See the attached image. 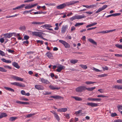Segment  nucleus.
<instances>
[{
	"label": "nucleus",
	"mask_w": 122,
	"mask_h": 122,
	"mask_svg": "<svg viewBox=\"0 0 122 122\" xmlns=\"http://www.w3.org/2000/svg\"><path fill=\"white\" fill-rule=\"evenodd\" d=\"M68 27V25H67L62 26L61 30V33L62 34L64 33L66 29H67Z\"/></svg>",
	"instance_id": "obj_6"
},
{
	"label": "nucleus",
	"mask_w": 122,
	"mask_h": 122,
	"mask_svg": "<svg viewBox=\"0 0 122 122\" xmlns=\"http://www.w3.org/2000/svg\"><path fill=\"white\" fill-rule=\"evenodd\" d=\"M44 22H32L31 24H37V25H41L44 24Z\"/></svg>",
	"instance_id": "obj_26"
},
{
	"label": "nucleus",
	"mask_w": 122,
	"mask_h": 122,
	"mask_svg": "<svg viewBox=\"0 0 122 122\" xmlns=\"http://www.w3.org/2000/svg\"><path fill=\"white\" fill-rule=\"evenodd\" d=\"M25 5L24 4H22L20 6H18L15 8H13V10H15L16 9H20L22 8Z\"/></svg>",
	"instance_id": "obj_16"
},
{
	"label": "nucleus",
	"mask_w": 122,
	"mask_h": 122,
	"mask_svg": "<svg viewBox=\"0 0 122 122\" xmlns=\"http://www.w3.org/2000/svg\"><path fill=\"white\" fill-rule=\"evenodd\" d=\"M40 81L42 83L45 84H49L50 82L47 79H46L43 78H40Z\"/></svg>",
	"instance_id": "obj_3"
},
{
	"label": "nucleus",
	"mask_w": 122,
	"mask_h": 122,
	"mask_svg": "<svg viewBox=\"0 0 122 122\" xmlns=\"http://www.w3.org/2000/svg\"><path fill=\"white\" fill-rule=\"evenodd\" d=\"M4 66V67L5 68H8L9 69H11V67H10V66L8 65H5V66Z\"/></svg>",
	"instance_id": "obj_58"
},
{
	"label": "nucleus",
	"mask_w": 122,
	"mask_h": 122,
	"mask_svg": "<svg viewBox=\"0 0 122 122\" xmlns=\"http://www.w3.org/2000/svg\"><path fill=\"white\" fill-rule=\"evenodd\" d=\"M85 13L87 14H88L89 15H91L93 13V11H86L85 12Z\"/></svg>",
	"instance_id": "obj_57"
},
{
	"label": "nucleus",
	"mask_w": 122,
	"mask_h": 122,
	"mask_svg": "<svg viewBox=\"0 0 122 122\" xmlns=\"http://www.w3.org/2000/svg\"><path fill=\"white\" fill-rule=\"evenodd\" d=\"M121 14V13H116L115 14H112L110 15L106 16L107 18H108L111 16H117Z\"/></svg>",
	"instance_id": "obj_15"
},
{
	"label": "nucleus",
	"mask_w": 122,
	"mask_h": 122,
	"mask_svg": "<svg viewBox=\"0 0 122 122\" xmlns=\"http://www.w3.org/2000/svg\"><path fill=\"white\" fill-rule=\"evenodd\" d=\"M107 30H106V31H100L99 32H97V33H102V34H105L107 33Z\"/></svg>",
	"instance_id": "obj_41"
},
{
	"label": "nucleus",
	"mask_w": 122,
	"mask_h": 122,
	"mask_svg": "<svg viewBox=\"0 0 122 122\" xmlns=\"http://www.w3.org/2000/svg\"><path fill=\"white\" fill-rule=\"evenodd\" d=\"M60 66L58 67V68L56 70V71L58 72H60L62 70L64 69L65 67L60 65Z\"/></svg>",
	"instance_id": "obj_10"
},
{
	"label": "nucleus",
	"mask_w": 122,
	"mask_h": 122,
	"mask_svg": "<svg viewBox=\"0 0 122 122\" xmlns=\"http://www.w3.org/2000/svg\"><path fill=\"white\" fill-rule=\"evenodd\" d=\"M103 10L101 8H99L97 11H96V13H98Z\"/></svg>",
	"instance_id": "obj_60"
},
{
	"label": "nucleus",
	"mask_w": 122,
	"mask_h": 122,
	"mask_svg": "<svg viewBox=\"0 0 122 122\" xmlns=\"http://www.w3.org/2000/svg\"><path fill=\"white\" fill-rule=\"evenodd\" d=\"M79 2L78 1L73 0L70 1V2L66 3V5H73Z\"/></svg>",
	"instance_id": "obj_11"
},
{
	"label": "nucleus",
	"mask_w": 122,
	"mask_h": 122,
	"mask_svg": "<svg viewBox=\"0 0 122 122\" xmlns=\"http://www.w3.org/2000/svg\"><path fill=\"white\" fill-rule=\"evenodd\" d=\"M0 71L4 72H6L7 70L3 68L0 67Z\"/></svg>",
	"instance_id": "obj_38"
},
{
	"label": "nucleus",
	"mask_w": 122,
	"mask_h": 122,
	"mask_svg": "<svg viewBox=\"0 0 122 122\" xmlns=\"http://www.w3.org/2000/svg\"><path fill=\"white\" fill-rule=\"evenodd\" d=\"M75 16L73 17H71L70 18V20L71 21H73V20L76 19Z\"/></svg>",
	"instance_id": "obj_61"
},
{
	"label": "nucleus",
	"mask_w": 122,
	"mask_h": 122,
	"mask_svg": "<svg viewBox=\"0 0 122 122\" xmlns=\"http://www.w3.org/2000/svg\"><path fill=\"white\" fill-rule=\"evenodd\" d=\"M113 88L117 89H122V85H115L114 86Z\"/></svg>",
	"instance_id": "obj_19"
},
{
	"label": "nucleus",
	"mask_w": 122,
	"mask_h": 122,
	"mask_svg": "<svg viewBox=\"0 0 122 122\" xmlns=\"http://www.w3.org/2000/svg\"><path fill=\"white\" fill-rule=\"evenodd\" d=\"M75 16L76 18L75 19H76L78 20L84 18L86 17L85 16H84V15H77Z\"/></svg>",
	"instance_id": "obj_14"
},
{
	"label": "nucleus",
	"mask_w": 122,
	"mask_h": 122,
	"mask_svg": "<svg viewBox=\"0 0 122 122\" xmlns=\"http://www.w3.org/2000/svg\"><path fill=\"white\" fill-rule=\"evenodd\" d=\"M82 6L84 7H85L87 8L88 9H91V6L90 5H83Z\"/></svg>",
	"instance_id": "obj_54"
},
{
	"label": "nucleus",
	"mask_w": 122,
	"mask_h": 122,
	"mask_svg": "<svg viewBox=\"0 0 122 122\" xmlns=\"http://www.w3.org/2000/svg\"><path fill=\"white\" fill-rule=\"evenodd\" d=\"M43 26L44 27H45L46 28H47L51 27H52V26H51V25L48 24L44 25H43Z\"/></svg>",
	"instance_id": "obj_40"
},
{
	"label": "nucleus",
	"mask_w": 122,
	"mask_h": 122,
	"mask_svg": "<svg viewBox=\"0 0 122 122\" xmlns=\"http://www.w3.org/2000/svg\"><path fill=\"white\" fill-rule=\"evenodd\" d=\"M117 81L118 83L122 84V79H119L117 80Z\"/></svg>",
	"instance_id": "obj_63"
},
{
	"label": "nucleus",
	"mask_w": 122,
	"mask_h": 122,
	"mask_svg": "<svg viewBox=\"0 0 122 122\" xmlns=\"http://www.w3.org/2000/svg\"><path fill=\"white\" fill-rule=\"evenodd\" d=\"M25 9H29L31 8V5L30 4L27 5L26 6H25Z\"/></svg>",
	"instance_id": "obj_42"
},
{
	"label": "nucleus",
	"mask_w": 122,
	"mask_h": 122,
	"mask_svg": "<svg viewBox=\"0 0 122 122\" xmlns=\"http://www.w3.org/2000/svg\"><path fill=\"white\" fill-rule=\"evenodd\" d=\"M117 108L118 110L119 111L120 110H122V106L121 105H118L117 106Z\"/></svg>",
	"instance_id": "obj_55"
},
{
	"label": "nucleus",
	"mask_w": 122,
	"mask_h": 122,
	"mask_svg": "<svg viewBox=\"0 0 122 122\" xmlns=\"http://www.w3.org/2000/svg\"><path fill=\"white\" fill-rule=\"evenodd\" d=\"M81 67L83 68L84 69H86L87 68V67L86 65H80Z\"/></svg>",
	"instance_id": "obj_48"
},
{
	"label": "nucleus",
	"mask_w": 122,
	"mask_h": 122,
	"mask_svg": "<svg viewBox=\"0 0 122 122\" xmlns=\"http://www.w3.org/2000/svg\"><path fill=\"white\" fill-rule=\"evenodd\" d=\"M66 6V4L65 3H64L60 5L57 6H56V8L58 9H63Z\"/></svg>",
	"instance_id": "obj_4"
},
{
	"label": "nucleus",
	"mask_w": 122,
	"mask_h": 122,
	"mask_svg": "<svg viewBox=\"0 0 122 122\" xmlns=\"http://www.w3.org/2000/svg\"><path fill=\"white\" fill-rule=\"evenodd\" d=\"M19 29L20 30H25L26 27L24 26H21L19 28Z\"/></svg>",
	"instance_id": "obj_36"
},
{
	"label": "nucleus",
	"mask_w": 122,
	"mask_h": 122,
	"mask_svg": "<svg viewBox=\"0 0 122 122\" xmlns=\"http://www.w3.org/2000/svg\"><path fill=\"white\" fill-rule=\"evenodd\" d=\"M46 55L49 58H51L52 57V54H51L50 52H48L46 53Z\"/></svg>",
	"instance_id": "obj_24"
},
{
	"label": "nucleus",
	"mask_w": 122,
	"mask_h": 122,
	"mask_svg": "<svg viewBox=\"0 0 122 122\" xmlns=\"http://www.w3.org/2000/svg\"><path fill=\"white\" fill-rule=\"evenodd\" d=\"M50 98H53L56 99H61V96H59L58 95L56 96H51L50 97Z\"/></svg>",
	"instance_id": "obj_22"
},
{
	"label": "nucleus",
	"mask_w": 122,
	"mask_h": 122,
	"mask_svg": "<svg viewBox=\"0 0 122 122\" xmlns=\"http://www.w3.org/2000/svg\"><path fill=\"white\" fill-rule=\"evenodd\" d=\"M4 88L6 90H7L9 91L13 92H15V90L14 89L10 88L7 87L6 86H4Z\"/></svg>",
	"instance_id": "obj_20"
},
{
	"label": "nucleus",
	"mask_w": 122,
	"mask_h": 122,
	"mask_svg": "<svg viewBox=\"0 0 122 122\" xmlns=\"http://www.w3.org/2000/svg\"><path fill=\"white\" fill-rule=\"evenodd\" d=\"M107 75V74H102L98 75V76L100 77H102L105 76Z\"/></svg>",
	"instance_id": "obj_43"
},
{
	"label": "nucleus",
	"mask_w": 122,
	"mask_h": 122,
	"mask_svg": "<svg viewBox=\"0 0 122 122\" xmlns=\"http://www.w3.org/2000/svg\"><path fill=\"white\" fill-rule=\"evenodd\" d=\"M11 84L12 85H14L17 86L24 87H25V86L24 84H22L21 83H20L19 82H15L13 83H11Z\"/></svg>",
	"instance_id": "obj_2"
},
{
	"label": "nucleus",
	"mask_w": 122,
	"mask_h": 122,
	"mask_svg": "<svg viewBox=\"0 0 122 122\" xmlns=\"http://www.w3.org/2000/svg\"><path fill=\"white\" fill-rule=\"evenodd\" d=\"M117 116V114L115 112L112 113L111 114V116L112 117H114Z\"/></svg>",
	"instance_id": "obj_56"
},
{
	"label": "nucleus",
	"mask_w": 122,
	"mask_h": 122,
	"mask_svg": "<svg viewBox=\"0 0 122 122\" xmlns=\"http://www.w3.org/2000/svg\"><path fill=\"white\" fill-rule=\"evenodd\" d=\"M86 105L89 106H90L92 107H97L98 106V105L95 103L93 102H87Z\"/></svg>",
	"instance_id": "obj_9"
},
{
	"label": "nucleus",
	"mask_w": 122,
	"mask_h": 122,
	"mask_svg": "<svg viewBox=\"0 0 122 122\" xmlns=\"http://www.w3.org/2000/svg\"><path fill=\"white\" fill-rule=\"evenodd\" d=\"M87 100L92 101L100 102L101 101V99L100 98H95L89 97L88 98Z\"/></svg>",
	"instance_id": "obj_7"
},
{
	"label": "nucleus",
	"mask_w": 122,
	"mask_h": 122,
	"mask_svg": "<svg viewBox=\"0 0 122 122\" xmlns=\"http://www.w3.org/2000/svg\"><path fill=\"white\" fill-rule=\"evenodd\" d=\"M82 111L81 110H79L78 111L76 112H75V114H79L80 112Z\"/></svg>",
	"instance_id": "obj_62"
},
{
	"label": "nucleus",
	"mask_w": 122,
	"mask_h": 122,
	"mask_svg": "<svg viewBox=\"0 0 122 122\" xmlns=\"http://www.w3.org/2000/svg\"><path fill=\"white\" fill-rule=\"evenodd\" d=\"M16 81H23V78L18 76Z\"/></svg>",
	"instance_id": "obj_45"
},
{
	"label": "nucleus",
	"mask_w": 122,
	"mask_h": 122,
	"mask_svg": "<svg viewBox=\"0 0 122 122\" xmlns=\"http://www.w3.org/2000/svg\"><path fill=\"white\" fill-rule=\"evenodd\" d=\"M102 69L104 71L106 70H108V68L107 66H105L104 67H102Z\"/></svg>",
	"instance_id": "obj_46"
},
{
	"label": "nucleus",
	"mask_w": 122,
	"mask_h": 122,
	"mask_svg": "<svg viewBox=\"0 0 122 122\" xmlns=\"http://www.w3.org/2000/svg\"><path fill=\"white\" fill-rule=\"evenodd\" d=\"M36 41L37 43H40L41 44H43L44 42L42 41L37 40Z\"/></svg>",
	"instance_id": "obj_51"
},
{
	"label": "nucleus",
	"mask_w": 122,
	"mask_h": 122,
	"mask_svg": "<svg viewBox=\"0 0 122 122\" xmlns=\"http://www.w3.org/2000/svg\"><path fill=\"white\" fill-rule=\"evenodd\" d=\"M35 87L38 90H42L44 89V87L43 86L39 85H36Z\"/></svg>",
	"instance_id": "obj_8"
},
{
	"label": "nucleus",
	"mask_w": 122,
	"mask_h": 122,
	"mask_svg": "<svg viewBox=\"0 0 122 122\" xmlns=\"http://www.w3.org/2000/svg\"><path fill=\"white\" fill-rule=\"evenodd\" d=\"M29 38V37L28 36L25 35L24 37V39L27 40H28Z\"/></svg>",
	"instance_id": "obj_50"
},
{
	"label": "nucleus",
	"mask_w": 122,
	"mask_h": 122,
	"mask_svg": "<svg viewBox=\"0 0 122 122\" xmlns=\"http://www.w3.org/2000/svg\"><path fill=\"white\" fill-rule=\"evenodd\" d=\"M115 46L118 48L122 49V45L117 44L115 45Z\"/></svg>",
	"instance_id": "obj_31"
},
{
	"label": "nucleus",
	"mask_w": 122,
	"mask_h": 122,
	"mask_svg": "<svg viewBox=\"0 0 122 122\" xmlns=\"http://www.w3.org/2000/svg\"><path fill=\"white\" fill-rule=\"evenodd\" d=\"M96 83L95 82H92L91 81H87L85 82V83L87 85H90L91 84H93Z\"/></svg>",
	"instance_id": "obj_32"
},
{
	"label": "nucleus",
	"mask_w": 122,
	"mask_h": 122,
	"mask_svg": "<svg viewBox=\"0 0 122 122\" xmlns=\"http://www.w3.org/2000/svg\"><path fill=\"white\" fill-rule=\"evenodd\" d=\"M71 97L74 98L76 100L78 101H81L82 100L81 98L78 97L72 96Z\"/></svg>",
	"instance_id": "obj_17"
},
{
	"label": "nucleus",
	"mask_w": 122,
	"mask_h": 122,
	"mask_svg": "<svg viewBox=\"0 0 122 122\" xmlns=\"http://www.w3.org/2000/svg\"><path fill=\"white\" fill-rule=\"evenodd\" d=\"M4 37L5 38H10L12 36L11 33H6L4 35Z\"/></svg>",
	"instance_id": "obj_13"
},
{
	"label": "nucleus",
	"mask_w": 122,
	"mask_h": 122,
	"mask_svg": "<svg viewBox=\"0 0 122 122\" xmlns=\"http://www.w3.org/2000/svg\"><path fill=\"white\" fill-rule=\"evenodd\" d=\"M38 32H32V33L33 35H35L36 36H37Z\"/></svg>",
	"instance_id": "obj_52"
},
{
	"label": "nucleus",
	"mask_w": 122,
	"mask_h": 122,
	"mask_svg": "<svg viewBox=\"0 0 122 122\" xmlns=\"http://www.w3.org/2000/svg\"><path fill=\"white\" fill-rule=\"evenodd\" d=\"M1 60L3 62L6 63H10L11 62V61L10 60H6L4 58H2Z\"/></svg>",
	"instance_id": "obj_25"
},
{
	"label": "nucleus",
	"mask_w": 122,
	"mask_h": 122,
	"mask_svg": "<svg viewBox=\"0 0 122 122\" xmlns=\"http://www.w3.org/2000/svg\"><path fill=\"white\" fill-rule=\"evenodd\" d=\"M54 113V117L56 118V119L58 121H59L60 119L59 117V116L56 113Z\"/></svg>",
	"instance_id": "obj_21"
},
{
	"label": "nucleus",
	"mask_w": 122,
	"mask_h": 122,
	"mask_svg": "<svg viewBox=\"0 0 122 122\" xmlns=\"http://www.w3.org/2000/svg\"><path fill=\"white\" fill-rule=\"evenodd\" d=\"M81 92L85 91L86 89V87L85 86H81Z\"/></svg>",
	"instance_id": "obj_37"
},
{
	"label": "nucleus",
	"mask_w": 122,
	"mask_h": 122,
	"mask_svg": "<svg viewBox=\"0 0 122 122\" xmlns=\"http://www.w3.org/2000/svg\"><path fill=\"white\" fill-rule=\"evenodd\" d=\"M88 41L94 45H97V43L95 42L91 38H89Z\"/></svg>",
	"instance_id": "obj_27"
},
{
	"label": "nucleus",
	"mask_w": 122,
	"mask_h": 122,
	"mask_svg": "<svg viewBox=\"0 0 122 122\" xmlns=\"http://www.w3.org/2000/svg\"><path fill=\"white\" fill-rule=\"evenodd\" d=\"M43 34V33L42 32H38L37 36L41 38L42 37V35Z\"/></svg>",
	"instance_id": "obj_39"
},
{
	"label": "nucleus",
	"mask_w": 122,
	"mask_h": 122,
	"mask_svg": "<svg viewBox=\"0 0 122 122\" xmlns=\"http://www.w3.org/2000/svg\"><path fill=\"white\" fill-rule=\"evenodd\" d=\"M81 86L78 87L76 88V92H81Z\"/></svg>",
	"instance_id": "obj_28"
},
{
	"label": "nucleus",
	"mask_w": 122,
	"mask_h": 122,
	"mask_svg": "<svg viewBox=\"0 0 122 122\" xmlns=\"http://www.w3.org/2000/svg\"><path fill=\"white\" fill-rule=\"evenodd\" d=\"M38 4L37 3H36L33 4L31 5H30L31 8L34 7L37 5Z\"/></svg>",
	"instance_id": "obj_59"
},
{
	"label": "nucleus",
	"mask_w": 122,
	"mask_h": 122,
	"mask_svg": "<svg viewBox=\"0 0 122 122\" xmlns=\"http://www.w3.org/2000/svg\"><path fill=\"white\" fill-rule=\"evenodd\" d=\"M17 15L16 14L14 15H12V16H6V18H10V17H14L15 16H16Z\"/></svg>",
	"instance_id": "obj_49"
},
{
	"label": "nucleus",
	"mask_w": 122,
	"mask_h": 122,
	"mask_svg": "<svg viewBox=\"0 0 122 122\" xmlns=\"http://www.w3.org/2000/svg\"><path fill=\"white\" fill-rule=\"evenodd\" d=\"M78 60L72 59L71 60L70 62L72 64H75L77 62Z\"/></svg>",
	"instance_id": "obj_33"
},
{
	"label": "nucleus",
	"mask_w": 122,
	"mask_h": 122,
	"mask_svg": "<svg viewBox=\"0 0 122 122\" xmlns=\"http://www.w3.org/2000/svg\"><path fill=\"white\" fill-rule=\"evenodd\" d=\"M96 88V87H92L91 88H87L86 87V90H87L88 91H92Z\"/></svg>",
	"instance_id": "obj_29"
},
{
	"label": "nucleus",
	"mask_w": 122,
	"mask_h": 122,
	"mask_svg": "<svg viewBox=\"0 0 122 122\" xmlns=\"http://www.w3.org/2000/svg\"><path fill=\"white\" fill-rule=\"evenodd\" d=\"M84 24V23L83 22L82 23H77L75 25V26H77L79 25H82Z\"/></svg>",
	"instance_id": "obj_34"
},
{
	"label": "nucleus",
	"mask_w": 122,
	"mask_h": 122,
	"mask_svg": "<svg viewBox=\"0 0 122 122\" xmlns=\"http://www.w3.org/2000/svg\"><path fill=\"white\" fill-rule=\"evenodd\" d=\"M59 42L62 44L66 48H68L70 47V46L67 42L65 41L61 40H59Z\"/></svg>",
	"instance_id": "obj_1"
},
{
	"label": "nucleus",
	"mask_w": 122,
	"mask_h": 122,
	"mask_svg": "<svg viewBox=\"0 0 122 122\" xmlns=\"http://www.w3.org/2000/svg\"><path fill=\"white\" fill-rule=\"evenodd\" d=\"M108 6L107 5H103L101 8L102 10H104L105 9V8H106Z\"/></svg>",
	"instance_id": "obj_53"
},
{
	"label": "nucleus",
	"mask_w": 122,
	"mask_h": 122,
	"mask_svg": "<svg viewBox=\"0 0 122 122\" xmlns=\"http://www.w3.org/2000/svg\"><path fill=\"white\" fill-rule=\"evenodd\" d=\"M92 69L93 70L95 71L96 72H100L102 71V70H99L94 67Z\"/></svg>",
	"instance_id": "obj_35"
},
{
	"label": "nucleus",
	"mask_w": 122,
	"mask_h": 122,
	"mask_svg": "<svg viewBox=\"0 0 122 122\" xmlns=\"http://www.w3.org/2000/svg\"><path fill=\"white\" fill-rule=\"evenodd\" d=\"M0 55H1L2 56H5V54L4 52L0 50Z\"/></svg>",
	"instance_id": "obj_44"
},
{
	"label": "nucleus",
	"mask_w": 122,
	"mask_h": 122,
	"mask_svg": "<svg viewBox=\"0 0 122 122\" xmlns=\"http://www.w3.org/2000/svg\"><path fill=\"white\" fill-rule=\"evenodd\" d=\"M51 92H44L43 93V94L44 95H49L51 94Z\"/></svg>",
	"instance_id": "obj_47"
},
{
	"label": "nucleus",
	"mask_w": 122,
	"mask_h": 122,
	"mask_svg": "<svg viewBox=\"0 0 122 122\" xmlns=\"http://www.w3.org/2000/svg\"><path fill=\"white\" fill-rule=\"evenodd\" d=\"M17 118V117H12L10 118L9 120L10 121H13L15 120Z\"/></svg>",
	"instance_id": "obj_30"
},
{
	"label": "nucleus",
	"mask_w": 122,
	"mask_h": 122,
	"mask_svg": "<svg viewBox=\"0 0 122 122\" xmlns=\"http://www.w3.org/2000/svg\"><path fill=\"white\" fill-rule=\"evenodd\" d=\"M17 69H19L20 68V66L17 63L15 62H13L12 64Z\"/></svg>",
	"instance_id": "obj_18"
},
{
	"label": "nucleus",
	"mask_w": 122,
	"mask_h": 122,
	"mask_svg": "<svg viewBox=\"0 0 122 122\" xmlns=\"http://www.w3.org/2000/svg\"><path fill=\"white\" fill-rule=\"evenodd\" d=\"M114 122H122V120H115Z\"/></svg>",
	"instance_id": "obj_64"
},
{
	"label": "nucleus",
	"mask_w": 122,
	"mask_h": 122,
	"mask_svg": "<svg viewBox=\"0 0 122 122\" xmlns=\"http://www.w3.org/2000/svg\"><path fill=\"white\" fill-rule=\"evenodd\" d=\"M7 115L5 113H1L0 115V118H2L3 117H5L7 116Z\"/></svg>",
	"instance_id": "obj_23"
},
{
	"label": "nucleus",
	"mask_w": 122,
	"mask_h": 122,
	"mask_svg": "<svg viewBox=\"0 0 122 122\" xmlns=\"http://www.w3.org/2000/svg\"><path fill=\"white\" fill-rule=\"evenodd\" d=\"M49 87L50 89L52 90H58L60 89V87H56V86H54L51 85H49Z\"/></svg>",
	"instance_id": "obj_5"
},
{
	"label": "nucleus",
	"mask_w": 122,
	"mask_h": 122,
	"mask_svg": "<svg viewBox=\"0 0 122 122\" xmlns=\"http://www.w3.org/2000/svg\"><path fill=\"white\" fill-rule=\"evenodd\" d=\"M67 110V109L66 108H63L58 109H57V111L60 112H65Z\"/></svg>",
	"instance_id": "obj_12"
}]
</instances>
